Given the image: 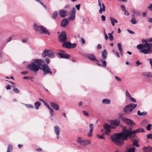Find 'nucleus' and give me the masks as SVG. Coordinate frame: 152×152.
Listing matches in <instances>:
<instances>
[{
	"label": "nucleus",
	"mask_w": 152,
	"mask_h": 152,
	"mask_svg": "<svg viewBox=\"0 0 152 152\" xmlns=\"http://www.w3.org/2000/svg\"><path fill=\"white\" fill-rule=\"evenodd\" d=\"M132 129V127H130L127 129H123L121 132L113 134L111 136V141L118 146H122L124 144V140H127L128 137L132 138V134H129L128 132L133 131Z\"/></svg>",
	"instance_id": "f257e3e1"
},
{
	"label": "nucleus",
	"mask_w": 152,
	"mask_h": 152,
	"mask_svg": "<svg viewBox=\"0 0 152 152\" xmlns=\"http://www.w3.org/2000/svg\"><path fill=\"white\" fill-rule=\"evenodd\" d=\"M142 42L145 43L137 46V48L140 50V52L145 54L152 53V43H148L144 39L142 40Z\"/></svg>",
	"instance_id": "f03ea898"
},
{
	"label": "nucleus",
	"mask_w": 152,
	"mask_h": 152,
	"mask_svg": "<svg viewBox=\"0 0 152 152\" xmlns=\"http://www.w3.org/2000/svg\"><path fill=\"white\" fill-rule=\"evenodd\" d=\"M76 9L75 7H73L70 12V16L68 18V19H64L61 22V26L62 27H65L69 23V21H72L74 20L75 18V12Z\"/></svg>",
	"instance_id": "7ed1b4c3"
},
{
	"label": "nucleus",
	"mask_w": 152,
	"mask_h": 152,
	"mask_svg": "<svg viewBox=\"0 0 152 152\" xmlns=\"http://www.w3.org/2000/svg\"><path fill=\"white\" fill-rule=\"evenodd\" d=\"M34 28L35 30L41 34H45L50 35L49 32L46 28L42 26H37L36 24H34Z\"/></svg>",
	"instance_id": "20e7f679"
},
{
	"label": "nucleus",
	"mask_w": 152,
	"mask_h": 152,
	"mask_svg": "<svg viewBox=\"0 0 152 152\" xmlns=\"http://www.w3.org/2000/svg\"><path fill=\"white\" fill-rule=\"evenodd\" d=\"M137 104L131 103L126 106L123 108V111L127 114H129L137 107Z\"/></svg>",
	"instance_id": "39448f33"
},
{
	"label": "nucleus",
	"mask_w": 152,
	"mask_h": 152,
	"mask_svg": "<svg viewBox=\"0 0 152 152\" xmlns=\"http://www.w3.org/2000/svg\"><path fill=\"white\" fill-rule=\"evenodd\" d=\"M119 118L121 119L128 126H132L135 124V123L131 119L128 118L121 115L119 116Z\"/></svg>",
	"instance_id": "423d86ee"
},
{
	"label": "nucleus",
	"mask_w": 152,
	"mask_h": 152,
	"mask_svg": "<svg viewBox=\"0 0 152 152\" xmlns=\"http://www.w3.org/2000/svg\"><path fill=\"white\" fill-rule=\"evenodd\" d=\"M44 72L43 74L44 75L48 74H52V72L50 71V69L47 64H43L42 65V68H41Z\"/></svg>",
	"instance_id": "0eeeda50"
},
{
	"label": "nucleus",
	"mask_w": 152,
	"mask_h": 152,
	"mask_svg": "<svg viewBox=\"0 0 152 152\" xmlns=\"http://www.w3.org/2000/svg\"><path fill=\"white\" fill-rule=\"evenodd\" d=\"M129 134H132V138H136L137 137L136 135V133H138L139 132H144V130L143 128H139L136 130H133V131L128 132Z\"/></svg>",
	"instance_id": "6e6552de"
},
{
	"label": "nucleus",
	"mask_w": 152,
	"mask_h": 152,
	"mask_svg": "<svg viewBox=\"0 0 152 152\" xmlns=\"http://www.w3.org/2000/svg\"><path fill=\"white\" fill-rule=\"evenodd\" d=\"M28 67L31 71H33L34 72H36L39 69H41V68H39L38 66H37L33 62L28 65Z\"/></svg>",
	"instance_id": "1a4fd4ad"
},
{
	"label": "nucleus",
	"mask_w": 152,
	"mask_h": 152,
	"mask_svg": "<svg viewBox=\"0 0 152 152\" xmlns=\"http://www.w3.org/2000/svg\"><path fill=\"white\" fill-rule=\"evenodd\" d=\"M62 46L68 49H72L76 46V44L75 43L72 44L70 42L66 41L63 43Z\"/></svg>",
	"instance_id": "9d476101"
},
{
	"label": "nucleus",
	"mask_w": 152,
	"mask_h": 152,
	"mask_svg": "<svg viewBox=\"0 0 152 152\" xmlns=\"http://www.w3.org/2000/svg\"><path fill=\"white\" fill-rule=\"evenodd\" d=\"M58 40L60 42H65L67 40L66 34L65 32H62L58 35Z\"/></svg>",
	"instance_id": "9b49d317"
},
{
	"label": "nucleus",
	"mask_w": 152,
	"mask_h": 152,
	"mask_svg": "<svg viewBox=\"0 0 152 152\" xmlns=\"http://www.w3.org/2000/svg\"><path fill=\"white\" fill-rule=\"evenodd\" d=\"M62 53H56L57 56H59V57L61 58L68 59L70 57V56L65 53V52L64 50L60 51Z\"/></svg>",
	"instance_id": "f8f14e48"
},
{
	"label": "nucleus",
	"mask_w": 152,
	"mask_h": 152,
	"mask_svg": "<svg viewBox=\"0 0 152 152\" xmlns=\"http://www.w3.org/2000/svg\"><path fill=\"white\" fill-rule=\"evenodd\" d=\"M86 56L91 61L97 62H99V60L96 58L95 55L94 54H89L86 55Z\"/></svg>",
	"instance_id": "ddd939ff"
},
{
	"label": "nucleus",
	"mask_w": 152,
	"mask_h": 152,
	"mask_svg": "<svg viewBox=\"0 0 152 152\" xmlns=\"http://www.w3.org/2000/svg\"><path fill=\"white\" fill-rule=\"evenodd\" d=\"M104 127L105 129V134L107 135H108V133L110 132L111 128H115L114 127H111L110 125L107 124H104Z\"/></svg>",
	"instance_id": "4468645a"
},
{
	"label": "nucleus",
	"mask_w": 152,
	"mask_h": 152,
	"mask_svg": "<svg viewBox=\"0 0 152 152\" xmlns=\"http://www.w3.org/2000/svg\"><path fill=\"white\" fill-rule=\"evenodd\" d=\"M33 62L39 68L41 66H42V64L43 63V60L42 59H37L35 60Z\"/></svg>",
	"instance_id": "2eb2a0df"
},
{
	"label": "nucleus",
	"mask_w": 152,
	"mask_h": 152,
	"mask_svg": "<svg viewBox=\"0 0 152 152\" xmlns=\"http://www.w3.org/2000/svg\"><path fill=\"white\" fill-rule=\"evenodd\" d=\"M42 55L43 57H45L47 56H52V53L49 50H45L42 53Z\"/></svg>",
	"instance_id": "dca6fc26"
},
{
	"label": "nucleus",
	"mask_w": 152,
	"mask_h": 152,
	"mask_svg": "<svg viewBox=\"0 0 152 152\" xmlns=\"http://www.w3.org/2000/svg\"><path fill=\"white\" fill-rule=\"evenodd\" d=\"M120 123V121L118 119L112 120L110 122L111 125L116 127L118 126L119 125Z\"/></svg>",
	"instance_id": "f3484780"
},
{
	"label": "nucleus",
	"mask_w": 152,
	"mask_h": 152,
	"mask_svg": "<svg viewBox=\"0 0 152 152\" xmlns=\"http://www.w3.org/2000/svg\"><path fill=\"white\" fill-rule=\"evenodd\" d=\"M54 132L57 136H58L60 132V129L58 126H56L54 127Z\"/></svg>",
	"instance_id": "a211bd4d"
},
{
	"label": "nucleus",
	"mask_w": 152,
	"mask_h": 152,
	"mask_svg": "<svg viewBox=\"0 0 152 152\" xmlns=\"http://www.w3.org/2000/svg\"><path fill=\"white\" fill-rule=\"evenodd\" d=\"M67 14L68 12L65 10H61L59 11V14L61 17H65L67 15Z\"/></svg>",
	"instance_id": "6ab92c4d"
},
{
	"label": "nucleus",
	"mask_w": 152,
	"mask_h": 152,
	"mask_svg": "<svg viewBox=\"0 0 152 152\" xmlns=\"http://www.w3.org/2000/svg\"><path fill=\"white\" fill-rule=\"evenodd\" d=\"M50 104L51 106L55 110H58L59 109V107L58 105L55 103L50 102Z\"/></svg>",
	"instance_id": "aec40b11"
},
{
	"label": "nucleus",
	"mask_w": 152,
	"mask_h": 152,
	"mask_svg": "<svg viewBox=\"0 0 152 152\" xmlns=\"http://www.w3.org/2000/svg\"><path fill=\"white\" fill-rule=\"evenodd\" d=\"M143 149L144 152H152V147L150 146L144 147Z\"/></svg>",
	"instance_id": "412c9836"
},
{
	"label": "nucleus",
	"mask_w": 152,
	"mask_h": 152,
	"mask_svg": "<svg viewBox=\"0 0 152 152\" xmlns=\"http://www.w3.org/2000/svg\"><path fill=\"white\" fill-rule=\"evenodd\" d=\"M99 7V13L102 14L103 12H104L105 10V7L103 3H102V6Z\"/></svg>",
	"instance_id": "4be33fe9"
},
{
	"label": "nucleus",
	"mask_w": 152,
	"mask_h": 152,
	"mask_svg": "<svg viewBox=\"0 0 152 152\" xmlns=\"http://www.w3.org/2000/svg\"><path fill=\"white\" fill-rule=\"evenodd\" d=\"M91 141L90 140H84L83 142L82 145L83 146H86L91 143Z\"/></svg>",
	"instance_id": "5701e85b"
},
{
	"label": "nucleus",
	"mask_w": 152,
	"mask_h": 152,
	"mask_svg": "<svg viewBox=\"0 0 152 152\" xmlns=\"http://www.w3.org/2000/svg\"><path fill=\"white\" fill-rule=\"evenodd\" d=\"M132 13L133 14V16H138L140 15V13L138 11H136L134 9H133L132 10Z\"/></svg>",
	"instance_id": "b1692460"
},
{
	"label": "nucleus",
	"mask_w": 152,
	"mask_h": 152,
	"mask_svg": "<svg viewBox=\"0 0 152 152\" xmlns=\"http://www.w3.org/2000/svg\"><path fill=\"white\" fill-rule=\"evenodd\" d=\"M102 58L103 59H106L107 55V52L106 50L105 49L102 52Z\"/></svg>",
	"instance_id": "393cba45"
},
{
	"label": "nucleus",
	"mask_w": 152,
	"mask_h": 152,
	"mask_svg": "<svg viewBox=\"0 0 152 152\" xmlns=\"http://www.w3.org/2000/svg\"><path fill=\"white\" fill-rule=\"evenodd\" d=\"M142 75L148 77H152V74L149 72H145L142 73Z\"/></svg>",
	"instance_id": "a878e982"
},
{
	"label": "nucleus",
	"mask_w": 152,
	"mask_h": 152,
	"mask_svg": "<svg viewBox=\"0 0 152 152\" xmlns=\"http://www.w3.org/2000/svg\"><path fill=\"white\" fill-rule=\"evenodd\" d=\"M102 102L103 104H109L110 103L111 101L109 99H103L102 100Z\"/></svg>",
	"instance_id": "bb28decb"
},
{
	"label": "nucleus",
	"mask_w": 152,
	"mask_h": 152,
	"mask_svg": "<svg viewBox=\"0 0 152 152\" xmlns=\"http://www.w3.org/2000/svg\"><path fill=\"white\" fill-rule=\"evenodd\" d=\"M134 140L133 141V143H132V145H133L137 147H139L140 146L138 144L137 142V141L138 140V138H134Z\"/></svg>",
	"instance_id": "cd10ccee"
},
{
	"label": "nucleus",
	"mask_w": 152,
	"mask_h": 152,
	"mask_svg": "<svg viewBox=\"0 0 152 152\" xmlns=\"http://www.w3.org/2000/svg\"><path fill=\"white\" fill-rule=\"evenodd\" d=\"M137 114L139 116H144L146 115L147 114V113L146 112H141L139 110L138 111L137 113Z\"/></svg>",
	"instance_id": "c85d7f7f"
},
{
	"label": "nucleus",
	"mask_w": 152,
	"mask_h": 152,
	"mask_svg": "<svg viewBox=\"0 0 152 152\" xmlns=\"http://www.w3.org/2000/svg\"><path fill=\"white\" fill-rule=\"evenodd\" d=\"M84 140L81 137H79L77 140V142L80 144V145H82L83 144Z\"/></svg>",
	"instance_id": "c756f323"
},
{
	"label": "nucleus",
	"mask_w": 152,
	"mask_h": 152,
	"mask_svg": "<svg viewBox=\"0 0 152 152\" xmlns=\"http://www.w3.org/2000/svg\"><path fill=\"white\" fill-rule=\"evenodd\" d=\"M117 46L121 54L122 55V49L121 44V43H118L117 44Z\"/></svg>",
	"instance_id": "7c9ffc66"
},
{
	"label": "nucleus",
	"mask_w": 152,
	"mask_h": 152,
	"mask_svg": "<svg viewBox=\"0 0 152 152\" xmlns=\"http://www.w3.org/2000/svg\"><path fill=\"white\" fill-rule=\"evenodd\" d=\"M41 105L40 103L39 102H37L34 103V106L37 110H38L39 107Z\"/></svg>",
	"instance_id": "2f4dec72"
},
{
	"label": "nucleus",
	"mask_w": 152,
	"mask_h": 152,
	"mask_svg": "<svg viewBox=\"0 0 152 152\" xmlns=\"http://www.w3.org/2000/svg\"><path fill=\"white\" fill-rule=\"evenodd\" d=\"M12 145L10 144H9L7 148V152H12Z\"/></svg>",
	"instance_id": "473e14b6"
},
{
	"label": "nucleus",
	"mask_w": 152,
	"mask_h": 152,
	"mask_svg": "<svg viewBox=\"0 0 152 152\" xmlns=\"http://www.w3.org/2000/svg\"><path fill=\"white\" fill-rule=\"evenodd\" d=\"M97 65H98L99 66H102V67H106L107 65V63L106 61L104 60L103 61V64H100L99 63H96Z\"/></svg>",
	"instance_id": "72a5a7b5"
},
{
	"label": "nucleus",
	"mask_w": 152,
	"mask_h": 152,
	"mask_svg": "<svg viewBox=\"0 0 152 152\" xmlns=\"http://www.w3.org/2000/svg\"><path fill=\"white\" fill-rule=\"evenodd\" d=\"M135 148L134 147L130 148L127 149V152H135Z\"/></svg>",
	"instance_id": "f704fd0d"
},
{
	"label": "nucleus",
	"mask_w": 152,
	"mask_h": 152,
	"mask_svg": "<svg viewBox=\"0 0 152 152\" xmlns=\"http://www.w3.org/2000/svg\"><path fill=\"white\" fill-rule=\"evenodd\" d=\"M27 108H28L33 109L34 107L33 105L30 104H23Z\"/></svg>",
	"instance_id": "c9c22d12"
},
{
	"label": "nucleus",
	"mask_w": 152,
	"mask_h": 152,
	"mask_svg": "<svg viewBox=\"0 0 152 152\" xmlns=\"http://www.w3.org/2000/svg\"><path fill=\"white\" fill-rule=\"evenodd\" d=\"M110 19L111 21V22H113L114 23H117L118 22L117 20L114 19L112 17H110Z\"/></svg>",
	"instance_id": "e433bc0d"
},
{
	"label": "nucleus",
	"mask_w": 152,
	"mask_h": 152,
	"mask_svg": "<svg viewBox=\"0 0 152 152\" xmlns=\"http://www.w3.org/2000/svg\"><path fill=\"white\" fill-rule=\"evenodd\" d=\"M12 87L13 88V91L16 93H18L19 92V90L16 88H15V85L12 86Z\"/></svg>",
	"instance_id": "4c0bfd02"
},
{
	"label": "nucleus",
	"mask_w": 152,
	"mask_h": 152,
	"mask_svg": "<svg viewBox=\"0 0 152 152\" xmlns=\"http://www.w3.org/2000/svg\"><path fill=\"white\" fill-rule=\"evenodd\" d=\"M131 23L133 24H135L137 23V21L134 17H132L131 19Z\"/></svg>",
	"instance_id": "58836bf2"
},
{
	"label": "nucleus",
	"mask_w": 152,
	"mask_h": 152,
	"mask_svg": "<svg viewBox=\"0 0 152 152\" xmlns=\"http://www.w3.org/2000/svg\"><path fill=\"white\" fill-rule=\"evenodd\" d=\"M108 36H109V39L110 41H113L114 39L113 37V35L111 34L108 33Z\"/></svg>",
	"instance_id": "ea45409f"
},
{
	"label": "nucleus",
	"mask_w": 152,
	"mask_h": 152,
	"mask_svg": "<svg viewBox=\"0 0 152 152\" xmlns=\"http://www.w3.org/2000/svg\"><path fill=\"white\" fill-rule=\"evenodd\" d=\"M125 95L126 97L129 98H131V95L127 90H126Z\"/></svg>",
	"instance_id": "a19ab883"
},
{
	"label": "nucleus",
	"mask_w": 152,
	"mask_h": 152,
	"mask_svg": "<svg viewBox=\"0 0 152 152\" xmlns=\"http://www.w3.org/2000/svg\"><path fill=\"white\" fill-rule=\"evenodd\" d=\"M93 132L92 131H89V132L87 134V136L88 137H91L92 136Z\"/></svg>",
	"instance_id": "79ce46f5"
},
{
	"label": "nucleus",
	"mask_w": 152,
	"mask_h": 152,
	"mask_svg": "<svg viewBox=\"0 0 152 152\" xmlns=\"http://www.w3.org/2000/svg\"><path fill=\"white\" fill-rule=\"evenodd\" d=\"M152 125L151 124H148L146 127V129L148 131H149L151 129Z\"/></svg>",
	"instance_id": "37998d69"
},
{
	"label": "nucleus",
	"mask_w": 152,
	"mask_h": 152,
	"mask_svg": "<svg viewBox=\"0 0 152 152\" xmlns=\"http://www.w3.org/2000/svg\"><path fill=\"white\" fill-rule=\"evenodd\" d=\"M57 15V12L55 11L54 12L52 15V18H56Z\"/></svg>",
	"instance_id": "c03bdc74"
},
{
	"label": "nucleus",
	"mask_w": 152,
	"mask_h": 152,
	"mask_svg": "<svg viewBox=\"0 0 152 152\" xmlns=\"http://www.w3.org/2000/svg\"><path fill=\"white\" fill-rule=\"evenodd\" d=\"M89 128H90V130L91 131H93V129H94V125L93 124H90L89 125Z\"/></svg>",
	"instance_id": "a18cd8bd"
},
{
	"label": "nucleus",
	"mask_w": 152,
	"mask_h": 152,
	"mask_svg": "<svg viewBox=\"0 0 152 152\" xmlns=\"http://www.w3.org/2000/svg\"><path fill=\"white\" fill-rule=\"evenodd\" d=\"M115 80L117 81H118V82H120L121 81V78H120L119 77L115 75Z\"/></svg>",
	"instance_id": "49530a36"
},
{
	"label": "nucleus",
	"mask_w": 152,
	"mask_h": 152,
	"mask_svg": "<svg viewBox=\"0 0 152 152\" xmlns=\"http://www.w3.org/2000/svg\"><path fill=\"white\" fill-rule=\"evenodd\" d=\"M104 39L106 40H107L108 39V37L107 34L105 32V30H104Z\"/></svg>",
	"instance_id": "de8ad7c7"
},
{
	"label": "nucleus",
	"mask_w": 152,
	"mask_h": 152,
	"mask_svg": "<svg viewBox=\"0 0 152 152\" xmlns=\"http://www.w3.org/2000/svg\"><path fill=\"white\" fill-rule=\"evenodd\" d=\"M37 1L39 2L44 7V8L46 9H47V6L46 5H45L43 4L41 1L39 0V1Z\"/></svg>",
	"instance_id": "09e8293b"
},
{
	"label": "nucleus",
	"mask_w": 152,
	"mask_h": 152,
	"mask_svg": "<svg viewBox=\"0 0 152 152\" xmlns=\"http://www.w3.org/2000/svg\"><path fill=\"white\" fill-rule=\"evenodd\" d=\"M147 137L148 139H151L152 140V134H149L147 135Z\"/></svg>",
	"instance_id": "8fccbe9b"
},
{
	"label": "nucleus",
	"mask_w": 152,
	"mask_h": 152,
	"mask_svg": "<svg viewBox=\"0 0 152 152\" xmlns=\"http://www.w3.org/2000/svg\"><path fill=\"white\" fill-rule=\"evenodd\" d=\"M104 134H103L102 135H97V137H98V138L100 139H104V138L103 137V136H104Z\"/></svg>",
	"instance_id": "3c124183"
},
{
	"label": "nucleus",
	"mask_w": 152,
	"mask_h": 152,
	"mask_svg": "<svg viewBox=\"0 0 152 152\" xmlns=\"http://www.w3.org/2000/svg\"><path fill=\"white\" fill-rule=\"evenodd\" d=\"M83 114L84 115H85L86 116H88L89 114L87 111L85 110H83Z\"/></svg>",
	"instance_id": "603ef678"
},
{
	"label": "nucleus",
	"mask_w": 152,
	"mask_h": 152,
	"mask_svg": "<svg viewBox=\"0 0 152 152\" xmlns=\"http://www.w3.org/2000/svg\"><path fill=\"white\" fill-rule=\"evenodd\" d=\"M122 11L124 12L126 10L125 6L124 5H121V6Z\"/></svg>",
	"instance_id": "864d4df0"
},
{
	"label": "nucleus",
	"mask_w": 152,
	"mask_h": 152,
	"mask_svg": "<svg viewBox=\"0 0 152 152\" xmlns=\"http://www.w3.org/2000/svg\"><path fill=\"white\" fill-rule=\"evenodd\" d=\"M124 12L125 15L126 16H128L129 15V13L127 10H125V11Z\"/></svg>",
	"instance_id": "5fc2aeb1"
},
{
	"label": "nucleus",
	"mask_w": 152,
	"mask_h": 152,
	"mask_svg": "<svg viewBox=\"0 0 152 152\" xmlns=\"http://www.w3.org/2000/svg\"><path fill=\"white\" fill-rule=\"evenodd\" d=\"M129 99H130L131 102H134V103L136 102V100L135 99H134L131 97V98H130Z\"/></svg>",
	"instance_id": "6e6d98bb"
},
{
	"label": "nucleus",
	"mask_w": 152,
	"mask_h": 152,
	"mask_svg": "<svg viewBox=\"0 0 152 152\" xmlns=\"http://www.w3.org/2000/svg\"><path fill=\"white\" fill-rule=\"evenodd\" d=\"M101 18L102 20V21H104L105 20V16L103 15L101 16Z\"/></svg>",
	"instance_id": "4d7b16f0"
},
{
	"label": "nucleus",
	"mask_w": 152,
	"mask_h": 152,
	"mask_svg": "<svg viewBox=\"0 0 152 152\" xmlns=\"http://www.w3.org/2000/svg\"><path fill=\"white\" fill-rule=\"evenodd\" d=\"M7 90H10L11 88V86L9 85H7L6 88Z\"/></svg>",
	"instance_id": "13d9d810"
},
{
	"label": "nucleus",
	"mask_w": 152,
	"mask_h": 152,
	"mask_svg": "<svg viewBox=\"0 0 152 152\" xmlns=\"http://www.w3.org/2000/svg\"><path fill=\"white\" fill-rule=\"evenodd\" d=\"M75 7L78 10H79L80 7V4H77L76 5Z\"/></svg>",
	"instance_id": "bf43d9fd"
},
{
	"label": "nucleus",
	"mask_w": 152,
	"mask_h": 152,
	"mask_svg": "<svg viewBox=\"0 0 152 152\" xmlns=\"http://www.w3.org/2000/svg\"><path fill=\"white\" fill-rule=\"evenodd\" d=\"M148 8L149 10H151L152 11V3L149 5Z\"/></svg>",
	"instance_id": "052dcab7"
},
{
	"label": "nucleus",
	"mask_w": 152,
	"mask_h": 152,
	"mask_svg": "<svg viewBox=\"0 0 152 152\" xmlns=\"http://www.w3.org/2000/svg\"><path fill=\"white\" fill-rule=\"evenodd\" d=\"M45 105V106L47 107H48L49 109H50V108H51L50 107V106L48 105L47 103H46L45 102L44 103Z\"/></svg>",
	"instance_id": "680f3d73"
},
{
	"label": "nucleus",
	"mask_w": 152,
	"mask_h": 152,
	"mask_svg": "<svg viewBox=\"0 0 152 152\" xmlns=\"http://www.w3.org/2000/svg\"><path fill=\"white\" fill-rule=\"evenodd\" d=\"M142 64L139 61H137L136 62V64L137 66Z\"/></svg>",
	"instance_id": "e2e57ef3"
},
{
	"label": "nucleus",
	"mask_w": 152,
	"mask_h": 152,
	"mask_svg": "<svg viewBox=\"0 0 152 152\" xmlns=\"http://www.w3.org/2000/svg\"><path fill=\"white\" fill-rule=\"evenodd\" d=\"M49 110H50V113L51 114V116H53L52 113H53V110L51 108L49 109Z\"/></svg>",
	"instance_id": "0e129e2a"
},
{
	"label": "nucleus",
	"mask_w": 152,
	"mask_h": 152,
	"mask_svg": "<svg viewBox=\"0 0 152 152\" xmlns=\"http://www.w3.org/2000/svg\"><path fill=\"white\" fill-rule=\"evenodd\" d=\"M45 61H46L47 64H48L50 62V60L48 58H46L45 59Z\"/></svg>",
	"instance_id": "69168bd1"
},
{
	"label": "nucleus",
	"mask_w": 152,
	"mask_h": 152,
	"mask_svg": "<svg viewBox=\"0 0 152 152\" xmlns=\"http://www.w3.org/2000/svg\"><path fill=\"white\" fill-rule=\"evenodd\" d=\"M28 72L27 71H22L21 72V73L22 74H26Z\"/></svg>",
	"instance_id": "338daca9"
},
{
	"label": "nucleus",
	"mask_w": 152,
	"mask_h": 152,
	"mask_svg": "<svg viewBox=\"0 0 152 152\" xmlns=\"http://www.w3.org/2000/svg\"><path fill=\"white\" fill-rule=\"evenodd\" d=\"M149 60L150 61V64L151 65V66L152 68V59L150 58L149 59Z\"/></svg>",
	"instance_id": "774afa93"
}]
</instances>
